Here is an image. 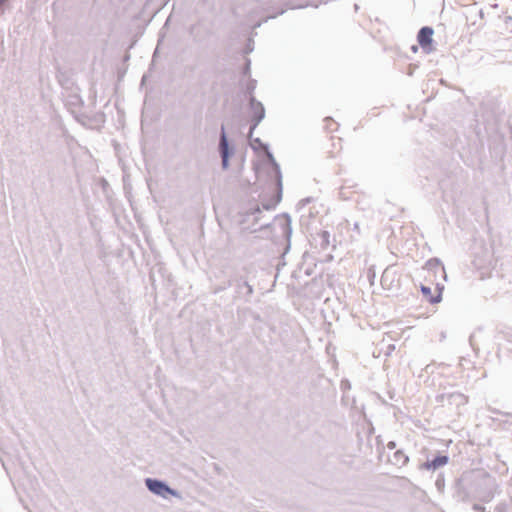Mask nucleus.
<instances>
[{"mask_svg":"<svg viewBox=\"0 0 512 512\" xmlns=\"http://www.w3.org/2000/svg\"><path fill=\"white\" fill-rule=\"evenodd\" d=\"M394 281H396L397 285L399 284V279L396 277V273L385 270L381 277V285L385 289H391Z\"/></svg>","mask_w":512,"mask_h":512,"instance_id":"20e7f679","label":"nucleus"},{"mask_svg":"<svg viewBox=\"0 0 512 512\" xmlns=\"http://www.w3.org/2000/svg\"><path fill=\"white\" fill-rule=\"evenodd\" d=\"M220 151H221V156H222L223 168H227L228 167L229 149H228V142H227V139H226V136L224 133L221 136Z\"/></svg>","mask_w":512,"mask_h":512,"instance_id":"423d86ee","label":"nucleus"},{"mask_svg":"<svg viewBox=\"0 0 512 512\" xmlns=\"http://www.w3.org/2000/svg\"><path fill=\"white\" fill-rule=\"evenodd\" d=\"M280 199H281V194H280V191L277 190L276 197H275V200L272 205L275 206L277 203H279Z\"/></svg>","mask_w":512,"mask_h":512,"instance_id":"9d476101","label":"nucleus"},{"mask_svg":"<svg viewBox=\"0 0 512 512\" xmlns=\"http://www.w3.org/2000/svg\"><path fill=\"white\" fill-rule=\"evenodd\" d=\"M412 50H413L414 52H416V51H417V47H416V46H413V47H412Z\"/></svg>","mask_w":512,"mask_h":512,"instance_id":"9b49d317","label":"nucleus"},{"mask_svg":"<svg viewBox=\"0 0 512 512\" xmlns=\"http://www.w3.org/2000/svg\"><path fill=\"white\" fill-rule=\"evenodd\" d=\"M433 34L434 31L431 27H423L419 30L417 41L422 48L423 52L429 54L434 51L433 47Z\"/></svg>","mask_w":512,"mask_h":512,"instance_id":"f257e3e1","label":"nucleus"},{"mask_svg":"<svg viewBox=\"0 0 512 512\" xmlns=\"http://www.w3.org/2000/svg\"><path fill=\"white\" fill-rule=\"evenodd\" d=\"M448 463V457L447 456H438L435 459H433L430 463H427V468H433L437 469L441 466H444Z\"/></svg>","mask_w":512,"mask_h":512,"instance_id":"0eeeda50","label":"nucleus"},{"mask_svg":"<svg viewBox=\"0 0 512 512\" xmlns=\"http://www.w3.org/2000/svg\"><path fill=\"white\" fill-rule=\"evenodd\" d=\"M343 145L341 138L331 137V148L327 150L328 156L330 158H335L340 155L342 152Z\"/></svg>","mask_w":512,"mask_h":512,"instance_id":"39448f33","label":"nucleus"},{"mask_svg":"<svg viewBox=\"0 0 512 512\" xmlns=\"http://www.w3.org/2000/svg\"><path fill=\"white\" fill-rule=\"evenodd\" d=\"M146 485L148 487V489L157 494V495H160L162 497H166L168 494H172V490L166 486L164 483L158 481V480H153V479H146Z\"/></svg>","mask_w":512,"mask_h":512,"instance_id":"7ed1b4c3","label":"nucleus"},{"mask_svg":"<svg viewBox=\"0 0 512 512\" xmlns=\"http://www.w3.org/2000/svg\"><path fill=\"white\" fill-rule=\"evenodd\" d=\"M324 129L328 132H334L338 130V123L331 117H326L323 120Z\"/></svg>","mask_w":512,"mask_h":512,"instance_id":"1a4fd4ad","label":"nucleus"},{"mask_svg":"<svg viewBox=\"0 0 512 512\" xmlns=\"http://www.w3.org/2000/svg\"><path fill=\"white\" fill-rule=\"evenodd\" d=\"M421 291L425 299L430 303H438L441 300L442 287L439 284H435L433 287L426 285L421 286Z\"/></svg>","mask_w":512,"mask_h":512,"instance_id":"f03ea898","label":"nucleus"},{"mask_svg":"<svg viewBox=\"0 0 512 512\" xmlns=\"http://www.w3.org/2000/svg\"><path fill=\"white\" fill-rule=\"evenodd\" d=\"M251 108L254 110L256 122L258 123L264 117V108L260 103L251 102Z\"/></svg>","mask_w":512,"mask_h":512,"instance_id":"6e6552de","label":"nucleus"}]
</instances>
